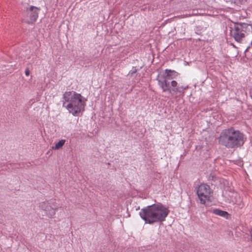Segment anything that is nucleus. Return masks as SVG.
I'll list each match as a JSON object with an SVG mask.
<instances>
[{"instance_id":"1","label":"nucleus","mask_w":252,"mask_h":252,"mask_svg":"<svg viewBox=\"0 0 252 252\" xmlns=\"http://www.w3.org/2000/svg\"><path fill=\"white\" fill-rule=\"evenodd\" d=\"M169 213L167 207L158 202L142 208L139 212V215L146 223L151 224L164 221Z\"/></svg>"},{"instance_id":"2","label":"nucleus","mask_w":252,"mask_h":252,"mask_svg":"<svg viewBox=\"0 0 252 252\" xmlns=\"http://www.w3.org/2000/svg\"><path fill=\"white\" fill-rule=\"evenodd\" d=\"M87 99L80 94L71 91L63 95V106L74 116H78L85 110Z\"/></svg>"},{"instance_id":"3","label":"nucleus","mask_w":252,"mask_h":252,"mask_svg":"<svg viewBox=\"0 0 252 252\" xmlns=\"http://www.w3.org/2000/svg\"><path fill=\"white\" fill-rule=\"evenodd\" d=\"M177 75L176 71L167 69L165 70L164 73L158 75L157 79L163 92H168L172 94L177 93H184L185 91L188 88V86H177V82L172 80Z\"/></svg>"},{"instance_id":"4","label":"nucleus","mask_w":252,"mask_h":252,"mask_svg":"<svg viewBox=\"0 0 252 252\" xmlns=\"http://www.w3.org/2000/svg\"><path fill=\"white\" fill-rule=\"evenodd\" d=\"M246 141L244 135L233 128L223 130L219 137V143L227 148H235L242 146Z\"/></svg>"},{"instance_id":"5","label":"nucleus","mask_w":252,"mask_h":252,"mask_svg":"<svg viewBox=\"0 0 252 252\" xmlns=\"http://www.w3.org/2000/svg\"><path fill=\"white\" fill-rule=\"evenodd\" d=\"M250 32H252V26L246 23H236L230 28L231 36L238 42H241Z\"/></svg>"},{"instance_id":"6","label":"nucleus","mask_w":252,"mask_h":252,"mask_svg":"<svg viewBox=\"0 0 252 252\" xmlns=\"http://www.w3.org/2000/svg\"><path fill=\"white\" fill-rule=\"evenodd\" d=\"M196 192L201 203L205 204L210 201L212 191L210 186L207 184H200L197 188Z\"/></svg>"},{"instance_id":"7","label":"nucleus","mask_w":252,"mask_h":252,"mask_svg":"<svg viewBox=\"0 0 252 252\" xmlns=\"http://www.w3.org/2000/svg\"><path fill=\"white\" fill-rule=\"evenodd\" d=\"M40 9L34 6L27 7L24 11L25 20L26 23L30 24H33L38 16Z\"/></svg>"},{"instance_id":"8","label":"nucleus","mask_w":252,"mask_h":252,"mask_svg":"<svg viewBox=\"0 0 252 252\" xmlns=\"http://www.w3.org/2000/svg\"><path fill=\"white\" fill-rule=\"evenodd\" d=\"M39 207L50 218L55 215V211L58 209V207L55 205H52L51 201L47 200L39 203Z\"/></svg>"},{"instance_id":"9","label":"nucleus","mask_w":252,"mask_h":252,"mask_svg":"<svg viewBox=\"0 0 252 252\" xmlns=\"http://www.w3.org/2000/svg\"><path fill=\"white\" fill-rule=\"evenodd\" d=\"M239 199L240 196L235 191H229L225 196V202L233 204L237 203Z\"/></svg>"},{"instance_id":"10","label":"nucleus","mask_w":252,"mask_h":252,"mask_svg":"<svg viewBox=\"0 0 252 252\" xmlns=\"http://www.w3.org/2000/svg\"><path fill=\"white\" fill-rule=\"evenodd\" d=\"M212 213L214 214L228 219L229 217V214L226 211L221 210L219 209H215L212 210Z\"/></svg>"},{"instance_id":"11","label":"nucleus","mask_w":252,"mask_h":252,"mask_svg":"<svg viewBox=\"0 0 252 252\" xmlns=\"http://www.w3.org/2000/svg\"><path fill=\"white\" fill-rule=\"evenodd\" d=\"M65 142V140L62 139L60 140L59 142L56 143L54 146L52 147V149L54 150H59L62 148V147L64 145Z\"/></svg>"},{"instance_id":"12","label":"nucleus","mask_w":252,"mask_h":252,"mask_svg":"<svg viewBox=\"0 0 252 252\" xmlns=\"http://www.w3.org/2000/svg\"><path fill=\"white\" fill-rule=\"evenodd\" d=\"M227 2H230L231 3H235L238 4L239 3H243L245 0H225Z\"/></svg>"},{"instance_id":"13","label":"nucleus","mask_w":252,"mask_h":252,"mask_svg":"<svg viewBox=\"0 0 252 252\" xmlns=\"http://www.w3.org/2000/svg\"><path fill=\"white\" fill-rule=\"evenodd\" d=\"M25 74L26 76H29L30 75V70L28 68H27L25 70Z\"/></svg>"}]
</instances>
